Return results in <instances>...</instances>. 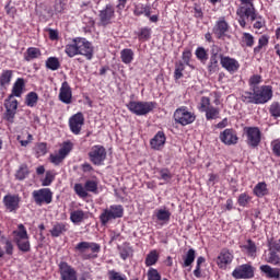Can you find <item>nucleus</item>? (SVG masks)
I'll return each instance as SVG.
<instances>
[{
	"label": "nucleus",
	"mask_w": 280,
	"mask_h": 280,
	"mask_svg": "<svg viewBox=\"0 0 280 280\" xmlns=\"http://www.w3.org/2000/svg\"><path fill=\"white\" fill-rule=\"evenodd\" d=\"M229 22H226L225 16H221L218 19V21L214 23V26L212 27V33L214 34L215 38L218 40L224 38L226 36V33L230 30Z\"/></svg>",
	"instance_id": "18"
},
{
	"label": "nucleus",
	"mask_w": 280,
	"mask_h": 280,
	"mask_svg": "<svg viewBox=\"0 0 280 280\" xmlns=\"http://www.w3.org/2000/svg\"><path fill=\"white\" fill-rule=\"evenodd\" d=\"M46 69H49L50 71H58V69H60V60L58 57H49L46 60Z\"/></svg>",
	"instance_id": "43"
},
{
	"label": "nucleus",
	"mask_w": 280,
	"mask_h": 280,
	"mask_svg": "<svg viewBox=\"0 0 280 280\" xmlns=\"http://www.w3.org/2000/svg\"><path fill=\"white\" fill-rule=\"evenodd\" d=\"M243 133L246 137L248 148H259L261 143V130L259 127H244Z\"/></svg>",
	"instance_id": "14"
},
{
	"label": "nucleus",
	"mask_w": 280,
	"mask_h": 280,
	"mask_svg": "<svg viewBox=\"0 0 280 280\" xmlns=\"http://www.w3.org/2000/svg\"><path fill=\"white\" fill-rule=\"evenodd\" d=\"M195 56L197 60H199L203 65L205 62H207V60H209V52L202 46L197 47V49L195 50Z\"/></svg>",
	"instance_id": "40"
},
{
	"label": "nucleus",
	"mask_w": 280,
	"mask_h": 280,
	"mask_svg": "<svg viewBox=\"0 0 280 280\" xmlns=\"http://www.w3.org/2000/svg\"><path fill=\"white\" fill-rule=\"evenodd\" d=\"M43 56L40 48L36 47H28L24 52V60L25 62H32V60H36Z\"/></svg>",
	"instance_id": "33"
},
{
	"label": "nucleus",
	"mask_w": 280,
	"mask_h": 280,
	"mask_svg": "<svg viewBox=\"0 0 280 280\" xmlns=\"http://www.w3.org/2000/svg\"><path fill=\"white\" fill-rule=\"evenodd\" d=\"M198 108L200 113L206 114L207 121L220 119V107L211 105V98L209 96H201Z\"/></svg>",
	"instance_id": "8"
},
{
	"label": "nucleus",
	"mask_w": 280,
	"mask_h": 280,
	"mask_svg": "<svg viewBox=\"0 0 280 280\" xmlns=\"http://www.w3.org/2000/svg\"><path fill=\"white\" fill-rule=\"evenodd\" d=\"M240 248L247 257H250L252 259L257 257V243H255V241L248 238L240 245Z\"/></svg>",
	"instance_id": "24"
},
{
	"label": "nucleus",
	"mask_w": 280,
	"mask_h": 280,
	"mask_svg": "<svg viewBox=\"0 0 280 280\" xmlns=\"http://www.w3.org/2000/svg\"><path fill=\"white\" fill-rule=\"evenodd\" d=\"M25 79L18 78L13 83L10 97H22L25 92Z\"/></svg>",
	"instance_id": "26"
},
{
	"label": "nucleus",
	"mask_w": 280,
	"mask_h": 280,
	"mask_svg": "<svg viewBox=\"0 0 280 280\" xmlns=\"http://www.w3.org/2000/svg\"><path fill=\"white\" fill-rule=\"evenodd\" d=\"M68 126L72 135H80L82 126H84V114L82 112L73 114L68 120Z\"/></svg>",
	"instance_id": "16"
},
{
	"label": "nucleus",
	"mask_w": 280,
	"mask_h": 280,
	"mask_svg": "<svg viewBox=\"0 0 280 280\" xmlns=\"http://www.w3.org/2000/svg\"><path fill=\"white\" fill-rule=\"evenodd\" d=\"M88 156L92 162V165H96L97 167H100L104 165V162L106 161V148H104V145L102 144H95L90 149Z\"/></svg>",
	"instance_id": "12"
},
{
	"label": "nucleus",
	"mask_w": 280,
	"mask_h": 280,
	"mask_svg": "<svg viewBox=\"0 0 280 280\" xmlns=\"http://www.w3.org/2000/svg\"><path fill=\"white\" fill-rule=\"evenodd\" d=\"M56 180V174H54L52 171H47L45 178L42 180V186L43 187H49Z\"/></svg>",
	"instance_id": "52"
},
{
	"label": "nucleus",
	"mask_w": 280,
	"mask_h": 280,
	"mask_svg": "<svg viewBox=\"0 0 280 280\" xmlns=\"http://www.w3.org/2000/svg\"><path fill=\"white\" fill-rule=\"evenodd\" d=\"M259 269L267 279L280 280V268H272L270 265H262Z\"/></svg>",
	"instance_id": "27"
},
{
	"label": "nucleus",
	"mask_w": 280,
	"mask_h": 280,
	"mask_svg": "<svg viewBox=\"0 0 280 280\" xmlns=\"http://www.w3.org/2000/svg\"><path fill=\"white\" fill-rule=\"evenodd\" d=\"M254 196L257 198H264V196H268V184L266 182L258 183L253 189Z\"/></svg>",
	"instance_id": "34"
},
{
	"label": "nucleus",
	"mask_w": 280,
	"mask_h": 280,
	"mask_svg": "<svg viewBox=\"0 0 280 280\" xmlns=\"http://www.w3.org/2000/svg\"><path fill=\"white\" fill-rule=\"evenodd\" d=\"M267 264H271V266H280V257L279 254H277V252L270 250L268 253V256L266 258Z\"/></svg>",
	"instance_id": "48"
},
{
	"label": "nucleus",
	"mask_w": 280,
	"mask_h": 280,
	"mask_svg": "<svg viewBox=\"0 0 280 280\" xmlns=\"http://www.w3.org/2000/svg\"><path fill=\"white\" fill-rule=\"evenodd\" d=\"M74 191L77 196H79V198H89V192L86 191V188L82 184H75Z\"/></svg>",
	"instance_id": "56"
},
{
	"label": "nucleus",
	"mask_w": 280,
	"mask_h": 280,
	"mask_svg": "<svg viewBox=\"0 0 280 280\" xmlns=\"http://www.w3.org/2000/svg\"><path fill=\"white\" fill-rule=\"evenodd\" d=\"M241 7L236 10V14L238 16V25L243 28H246V20L250 21L254 30H261V27L266 26V19L264 15L257 12L255 9V3L253 0H240Z\"/></svg>",
	"instance_id": "1"
},
{
	"label": "nucleus",
	"mask_w": 280,
	"mask_h": 280,
	"mask_svg": "<svg viewBox=\"0 0 280 280\" xmlns=\"http://www.w3.org/2000/svg\"><path fill=\"white\" fill-rule=\"evenodd\" d=\"M13 97H9L4 101V107L7 110H18L19 108V101L12 100Z\"/></svg>",
	"instance_id": "53"
},
{
	"label": "nucleus",
	"mask_w": 280,
	"mask_h": 280,
	"mask_svg": "<svg viewBox=\"0 0 280 280\" xmlns=\"http://www.w3.org/2000/svg\"><path fill=\"white\" fill-rule=\"evenodd\" d=\"M70 220L73 224H80L84 220V210H74L70 213Z\"/></svg>",
	"instance_id": "45"
},
{
	"label": "nucleus",
	"mask_w": 280,
	"mask_h": 280,
	"mask_svg": "<svg viewBox=\"0 0 280 280\" xmlns=\"http://www.w3.org/2000/svg\"><path fill=\"white\" fill-rule=\"evenodd\" d=\"M127 108L129 113L132 115H137L138 117H143L145 115H150L152 110L156 108V103L154 102H143V101H130L127 103Z\"/></svg>",
	"instance_id": "6"
},
{
	"label": "nucleus",
	"mask_w": 280,
	"mask_h": 280,
	"mask_svg": "<svg viewBox=\"0 0 280 280\" xmlns=\"http://www.w3.org/2000/svg\"><path fill=\"white\" fill-rule=\"evenodd\" d=\"M173 119L175 124H179V126H189L196 121V114H194V112H189L187 106H180L175 109Z\"/></svg>",
	"instance_id": "10"
},
{
	"label": "nucleus",
	"mask_w": 280,
	"mask_h": 280,
	"mask_svg": "<svg viewBox=\"0 0 280 280\" xmlns=\"http://www.w3.org/2000/svg\"><path fill=\"white\" fill-rule=\"evenodd\" d=\"M14 117H16V110L14 109H7L4 114V119L9 121V124H14Z\"/></svg>",
	"instance_id": "62"
},
{
	"label": "nucleus",
	"mask_w": 280,
	"mask_h": 280,
	"mask_svg": "<svg viewBox=\"0 0 280 280\" xmlns=\"http://www.w3.org/2000/svg\"><path fill=\"white\" fill-rule=\"evenodd\" d=\"M219 139L221 143H224V145H237V141H240L237 131H235L233 128L222 131L219 136Z\"/></svg>",
	"instance_id": "20"
},
{
	"label": "nucleus",
	"mask_w": 280,
	"mask_h": 280,
	"mask_svg": "<svg viewBox=\"0 0 280 280\" xmlns=\"http://www.w3.org/2000/svg\"><path fill=\"white\" fill-rule=\"evenodd\" d=\"M155 218L159 222H163L164 224H167L172 218V212L167 210L166 208L164 209H159L155 211Z\"/></svg>",
	"instance_id": "36"
},
{
	"label": "nucleus",
	"mask_w": 280,
	"mask_h": 280,
	"mask_svg": "<svg viewBox=\"0 0 280 280\" xmlns=\"http://www.w3.org/2000/svg\"><path fill=\"white\" fill-rule=\"evenodd\" d=\"M233 253L228 248H223L217 258V265L221 270H226V266H231V264H233Z\"/></svg>",
	"instance_id": "21"
},
{
	"label": "nucleus",
	"mask_w": 280,
	"mask_h": 280,
	"mask_svg": "<svg viewBox=\"0 0 280 280\" xmlns=\"http://www.w3.org/2000/svg\"><path fill=\"white\" fill-rule=\"evenodd\" d=\"M25 104L30 108H34V106H36V104H38V94L36 92H30L26 95Z\"/></svg>",
	"instance_id": "46"
},
{
	"label": "nucleus",
	"mask_w": 280,
	"mask_h": 280,
	"mask_svg": "<svg viewBox=\"0 0 280 280\" xmlns=\"http://www.w3.org/2000/svg\"><path fill=\"white\" fill-rule=\"evenodd\" d=\"M242 43L247 47H253L255 45V36L250 33H243Z\"/></svg>",
	"instance_id": "55"
},
{
	"label": "nucleus",
	"mask_w": 280,
	"mask_h": 280,
	"mask_svg": "<svg viewBox=\"0 0 280 280\" xmlns=\"http://www.w3.org/2000/svg\"><path fill=\"white\" fill-rule=\"evenodd\" d=\"M4 255H14V244L8 238L4 242V250L0 246V258L4 257Z\"/></svg>",
	"instance_id": "42"
},
{
	"label": "nucleus",
	"mask_w": 280,
	"mask_h": 280,
	"mask_svg": "<svg viewBox=\"0 0 280 280\" xmlns=\"http://www.w3.org/2000/svg\"><path fill=\"white\" fill-rule=\"evenodd\" d=\"M261 82H264V80L260 74H253L248 80V86L250 89L249 92L255 91V89H259V84H261Z\"/></svg>",
	"instance_id": "39"
},
{
	"label": "nucleus",
	"mask_w": 280,
	"mask_h": 280,
	"mask_svg": "<svg viewBox=\"0 0 280 280\" xmlns=\"http://www.w3.org/2000/svg\"><path fill=\"white\" fill-rule=\"evenodd\" d=\"M191 57H192L191 48H185L182 54V60H183L182 62L186 65V67H191Z\"/></svg>",
	"instance_id": "51"
},
{
	"label": "nucleus",
	"mask_w": 280,
	"mask_h": 280,
	"mask_svg": "<svg viewBox=\"0 0 280 280\" xmlns=\"http://www.w3.org/2000/svg\"><path fill=\"white\" fill-rule=\"evenodd\" d=\"M12 235L13 242L21 253H30V250H32L30 234L27 233V228H25L23 223L18 225V229L12 232Z\"/></svg>",
	"instance_id": "5"
},
{
	"label": "nucleus",
	"mask_w": 280,
	"mask_h": 280,
	"mask_svg": "<svg viewBox=\"0 0 280 280\" xmlns=\"http://www.w3.org/2000/svg\"><path fill=\"white\" fill-rule=\"evenodd\" d=\"M252 200H253V197H250L248 192H242L241 195H238L237 205L238 207H248Z\"/></svg>",
	"instance_id": "49"
},
{
	"label": "nucleus",
	"mask_w": 280,
	"mask_h": 280,
	"mask_svg": "<svg viewBox=\"0 0 280 280\" xmlns=\"http://www.w3.org/2000/svg\"><path fill=\"white\" fill-rule=\"evenodd\" d=\"M65 54H67L68 58H75V56H84L86 60H93V44H91V42H89L84 37L73 38L71 44L66 45Z\"/></svg>",
	"instance_id": "3"
},
{
	"label": "nucleus",
	"mask_w": 280,
	"mask_h": 280,
	"mask_svg": "<svg viewBox=\"0 0 280 280\" xmlns=\"http://www.w3.org/2000/svg\"><path fill=\"white\" fill-rule=\"evenodd\" d=\"M269 38L267 35H262L258 39V45L254 48V54L257 56V54H261V49L264 47H268Z\"/></svg>",
	"instance_id": "44"
},
{
	"label": "nucleus",
	"mask_w": 280,
	"mask_h": 280,
	"mask_svg": "<svg viewBox=\"0 0 280 280\" xmlns=\"http://www.w3.org/2000/svg\"><path fill=\"white\" fill-rule=\"evenodd\" d=\"M133 34L139 43H148L149 40H152V27L150 26H141L135 31Z\"/></svg>",
	"instance_id": "25"
},
{
	"label": "nucleus",
	"mask_w": 280,
	"mask_h": 280,
	"mask_svg": "<svg viewBox=\"0 0 280 280\" xmlns=\"http://www.w3.org/2000/svg\"><path fill=\"white\" fill-rule=\"evenodd\" d=\"M44 12L45 14H43V12H39V19H44L45 21H47V19H51L54 16V11H51L50 8L44 7Z\"/></svg>",
	"instance_id": "64"
},
{
	"label": "nucleus",
	"mask_w": 280,
	"mask_h": 280,
	"mask_svg": "<svg viewBox=\"0 0 280 280\" xmlns=\"http://www.w3.org/2000/svg\"><path fill=\"white\" fill-rule=\"evenodd\" d=\"M65 3L62 0H56L55 5H54V10L56 12V14H62V12H65Z\"/></svg>",
	"instance_id": "63"
},
{
	"label": "nucleus",
	"mask_w": 280,
	"mask_h": 280,
	"mask_svg": "<svg viewBox=\"0 0 280 280\" xmlns=\"http://www.w3.org/2000/svg\"><path fill=\"white\" fill-rule=\"evenodd\" d=\"M61 280H78V271L67 261H60L58 265Z\"/></svg>",
	"instance_id": "17"
},
{
	"label": "nucleus",
	"mask_w": 280,
	"mask_h": 280,
	"mask_svg": "<svg viewBox=\"0 0 280 280\" xmlns=\"http://www.w3.org/2000/svg\"><path fill=\"white\" fill-rule=\"evenodd\" d=\"M165 132L158 131V133L151 139L150 145L153 150H161L165 145Z\"/></svg>",
	"instance_id": "29"
},
{
	"label": "nucleus",
	"mask_w": 280,
	"mask_h": 280,
	"mask_svg": "<svg viewBox=\"0 0 280 280\" xmlns=\"http://www.w3.org/2000/svg\"><path fill=\"white\" fill-rule=\"evenodd\" d=\"M159 261V252L156 249H152L145 257L144 264L147 268H150V266H155V264Z\"/></svg>",
	"instance_id": "38"
},
{
	"label": "nucleus",
	"mask_w": 280,
	"mask_h": 280,
	"mask_svg": "<svg viewBox=\"0 0 280 280\" xmlns=\"http://www.w3.org/2000/svg\"><path fill=\"white\" fill-rule=\"evenodd\" d=\"M73 150V142L71 140L63 141L61 148L59 149V153L67 159L71 151Z\"/></svg>",
	"instance_id": "41"
},
{
	"label": "nucleus",
	"mask_w": 280,
	"mask_h": 280,
	"mask_svg": "<svg viewBox=\"0 0 280 280\" xmlns=\"http://www.w3.org/2000/svg\"><path fill=\"white\" fill-rule=\"evenodd\" d=\"M65 161V155L60 154L58 151V154H50V163L54 165H60Z\"/></svg>",
	"instance_id": "61"
},
{
	"label": "nucleus",
	"mask_w": 280,
	"mask_h": 280,
	"mask_svg": "<svg viewBox=\"0 0 280 280\" xmlns=\"http://www.w3.org/2000/svg\"><path fill=\"white\" fill-rule=\"evenodd\" d=\"M120 60L124 65H131L135 60V51L130 48H125L120 51Z\"/></svg>",
	"instance_id": "35"
},
{
	"label": "nucleus",
	"mask_w": 280,
	"mask_h": 280,
	"mask_svg": "<svg viewBox=\"0 0 280 280\" xmlns=\"http://www.w3.org/2000/svg\"><path fill=\"white\" fill-rule=\"evenodd\" d=\"M275 96L272 91V85H260V88H255L252 92L244 91L241 94V101L243 104H268Z\"/></svg>",
	"instance_id": "2"
},
{
	"label": "nucleus",
	"mask_w": 280,
	"mask_h": 280,
	"mask_svg": "<svg viewBox=\"0 0 280 280\" xmlns=\"http://www.w3.org/2000/svg\"><path fill=\"white\" fill-rule=\"evenodd\" d=\"M69 231V224L66 222H57L52 225V229L49 231L51 237H60Z\"/></svg>",
	"instance_id": "28"
},
{
	"label": "nucleus",
	"mask_w": 280,
	"mask_h": 280,
	"mask_svg": "<svg viewBox=\"0 0 280 280\" xmlns=\"http://www.w3.org/2000/svg\"><path fill=\"white\" fill-rule=\"evenodd\" d=\"M2 202L10 213L19 211L21 208V197L19 195L8 194L3 197Z\"/></svg>",
	"instance_id": "19"
},
{
	"label": "nucleus",
	"mask_w": 280,
	"mask_h": 280,
	"mask_svg": "<svg viewBox=\"0 0 280 280\" xmlns=\"http://www.w3.org/2000/svg\"><path fill=\"white\" fill-rule=\"evenodd\" d=\"M119 218H124V206L112 205L100 214V222L102 226H106L110 220H117Z\"/></svg>",
	"instance_id": "9"
},
{
	"label": "nucleus",
	"mask_w": 280,
	"mask_h": 280,
	"mask_svg": "<svg viewBox=\"0 0 280 280\" xmlns=\"http://www.w3.org/2000/svg\"><path fill=\"white\" fill-rule=\"evenodd\" d=\"M148 280H161V273L155 268H150L147 273ZM163 280H167L164 278Z\"/></svg>",
	"instance_id": "58"
},
{
	"label": "nucleus",
	"mask_w": 280,
	"mask_h": 280,
	"mask_svg": "<svg viewBox=\"0 0 280 280\" xmlns=\"http://www.w3.org/2000/svg\"><path fill=\"white\" fill-rule=\"evenodd\" d=\"M37 158L45 156L47 154V143L40 142L35 148Z\"/></svg>",
	"instance_id": "59"
},
{
	"label": "nucleus",
	"mask_w": 280,
	"mask_h": 280,
	"mask_svg": "<svg viewBox=\"0 0 280 280\" xmlns=\"http://www.w3.org/2000/svg\"><path fill=\"white\" fill-rule=\"evenodd\" d=\"M97 19L98 27H108V25H113V23H115V19H117L115 4H105V7H103L102 10H98Z\"/></svg>",
	"instance_id": "7"
},
{
	"label": "nucleus",
	"mask_w": 280,
	"mask_h": 280,
	"mask_svg": "<svg viewBox=\"0 0 280 280\" xmlns=\"http://www.w3.org/2000/svg\"><path fill=\"white\" fill-rule=\"evenodd\" d=\"M30 176V167L27 164H21L15 173L16 180H25Z\"/></svg>",
	"instance_id": "37"
},
{
	"label": "nucleus",
	"mask_w": 280,
	"mask_h": 280,
	"mask_svg": "<svg viewBox=\"0 0 280 280\" xmlns=\"http://www.w3.org/2000/svg\"><path fill=\"white\" fill-rule=\"evenodd\" d=\"M85 190L91 194H97V180L88 179L84 184Z\"/></svg>",
	"instance_id": "54"
},
{
	"label": "nucleus",
	"mask_w": 280,
	"mask_h": 280,
	"mask_svg": "<svg viewBox=\"0 0 280 280\" xmlns=\"http://www.w3.org/2000/svg\"><path fill=\"white\" fill-rule=\"evenodd\" d=\"M183 262H180L182 268H191L194 261H196V249L190 248L187 250L186 255L182 256Z\"/></svg>",
	"instance_id": "31"
},
{
	"label": "nucleus",
	"mask_w": 280,
	"mask_h": 280,
	"mask_svg": "<svg viewBox=\"0 0 280 280\" xmlns=\"http://www.w3.org/2000/svg\"><path fill=\"white\" fill-rule=\"evenodd\" d=\"M160 176H161L160 178L162 180H165V183H170L173 178L172 172H170V170H167V168H162L160 171Z\"/></svg>",
	"instance_id": "60"
},
{
	"label": "nucleus",
	"mask_w": 280,
	"mask_h": 280,
	"mask_svg": "<svg viewBox=\"0 0 280 280\" xmlns=\"http://www.w3.org/2000/svg\"><path fill=\"white\" fill-rule=\"evenodd\" d=\"M74 253H78L83 261L97 259L100 253H102V245L95 242L82 241L74 246Z\"/></svg>",
	"instance_id": "4"
},
{
	"label": "nucleus",
	"mask_w": 280,
	"mask_h": 280,
	"mask_svg": "<svg viewBox=\"0 0 280 280\" xmlns=\"http://www.w3.org/2000/svg\"><path fill=\"white\" fill-rule=\"evenodd\" d=\"M143 14L145 16H150V14H152V8L150 7V4H143V3L135 4L133 15L135 16H143Z\"/></svg>",
	"instance_id": "32"
},
{
	"label": "nucleus",
	"mask_w": 280,
	"mask_h": 280,
	"mask_svg": "<svg viewBox=\"0 0 280 280\" xmlns=\"http://www.w3.org/2000/svg\"><path fill=\"white\" fill-rule=\"evenodd\" d=\"M221 67L229 73H236V71H240V61L235 58L223 56L221 57Z\"/></svg>",
	"instance_id": "23"
},
{
	"label": "nucleus",
	"mask_w": 280,
	"mask_h": 280,
	"mask_svg": "<svg viewBox=\"0 0 280 280\" xmlns=\"http://www.w3.org/2000/svg\"><path fill=\"white\" fill-rule=\"evenodd\" d=\"M222 48L215 44L210 47V60L208 62V72L218 73L220 71V63H222Z\"/></svg>",
	"instance_id": "11"
},
{
	"label": "nucleus",
	"mask_w": 280,
	"mask_h": 280,
	"mask_svg": "<svg viewBox=\"0 0 280 280\" xmlns=\"http://www.w3.org/2000/svg\"><path fill=\"white\" fill-rule=\"evenodd\" d=\"M233 279H255V267L250 264H243L232 271Z\"/></svg>",
	"instance_id": "15"
},
{
	"label": "nucleus",
	"mask_w": 280,
	"mask_h": 280,
	"mask_svg": "<svg viewBox=\"0 0 280 280\" xmlns=\"http://www.w3.org/2000/svg\"><path fill=\"white\" fill-rule=\"evenodd\" d=\"M107 277H108V280H128V277H126V275L119 271H115V269L108 270Z\"/></svg>",
	"instance_id": "50"
},
{
	"label": "nucleus",
	"mask_w": 280,
	"mask_h": 280,
	"mask_svg": "<svg viewBox=\"0 0 280 280\" xmlns=\"http://www.w3.org/2000/svg\"><path fill=\"white\" fill-rule=\"evenodd\" d=\"M270 148L273 156L280 159V139L272 140L270 143Z\"/></svg>",
	"instance_id": "57"
},
{
	"label": "nucleus",
	"mask_w": 280,
	"mask_h": 280,
	"mask_svg": "<svg viewBox=\"0 0 280 280\" xmlns=\"http://www.w3.org/2000/svg\"><path fill=\"white\" fill-rule=\"evenodd\" d=\"M58 97L62 102V104H71V102H73V91L71 90V85H69V82L63 81L61 83Z\"/></svg>",
	"instance_id": "22"
},
{
	"label": "nucleus",
	"mask_w": 280,
	"mask_h": 280,
	"mask_svg": "<svg viewBox=\"0 0 280 280\" xmlns=\"http://www.w3.org/2000/svg\"><path fill=\"white\" fill-rule=\"evenodd\" d=\"M12 78H14V70L3 69L0 73V86L8 89V86L12 84Z\"/></svg>",
	"instance_id": "30"
},
{
	"label": "nucleus",
	"mask_w": 280,
	"mask_h": 280,
	"mask_svg": "<svg viewBox=\"0 0 280 280\" xmlns=\"http://www.w3.org/2000/svg\"><path fill=\"white\" fill-rule=\"evenodd\" d=\"M32 198L37 207H43V205H51L54 201V192L50 188H40L33 190Z\"/></svg>",
	"instance_id": "13"
},
{
	"label": "nucleus",
	"mask_w": 280,
	"mask_h": 280,
	"mask_svg": "<svg viewBox=\"0 0 280 280\" xmlns=\"http://www.w3.org/2000/svg\"><path fill=\"white\" fill-rule=\"evenodd\" d=\"M269 115L273 117V119H279L280 117V103L275 101L269 106Z\"/></svg>",
	"instance_id": "47"
}]
</instances>
